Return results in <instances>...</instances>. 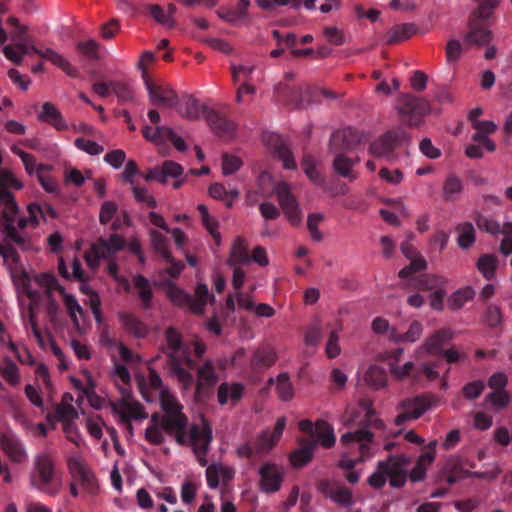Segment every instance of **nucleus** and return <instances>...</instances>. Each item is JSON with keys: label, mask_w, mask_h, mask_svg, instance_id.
I'll return each mask as SVG.
<instances>
[{"label": "nucleus", "mask_w": 512, "mask_h": 512, "mask_svg": "<svg viewBox=\"0 0 512 512\" xmlns=\"http://www.w3.org/2000/svg\"><path fill=\"white\" fill-rule=\"evenodd\" d=\"M335 154L332 166L334 171L340 176L353 181L357 178V173L353 167L360 161L359 157H348L343 152H332Z\"/></svg>", "instance_id": "nucleus-29"}, {"label": "nucleus", "mask_w": 512, "mask_h": 512, "mask_svg": "<svg viewBox=\"0 0 512 512\" xmlns=\"http://www.w3.org/2000/svg\"><path fill=\"white\" fill-rule=\"evenodd\" d=\"M364 379L368 386L376 390L385 387L387 383L385 370L376 365L369 367L365 373Z\"/></svg>", "instance_id": "nucleus-43"}, {"label": "nucleus", "mask_w": 512, "mask_h": 512, "mask_svg": "<svg viewBox=\"0 0 512 512\" xmlns=\"http://www.w3.org/2000/svg\"><path fill=\"white\" fill-rule=\"evenodd\" d=\"M63 301L71 321L73 322L74 326L78 328L80 325L78 315L83 316L84 314L82 307L78 303L77 299L71 294H64Z\"/></svg>", "instance_id": "nucleus-52"}, {"label": "nucleus", "mask_w": 512, "mask_h": 512, "mask_svg": "<svg viewBox=\"0 0 512 512\" xmlns=\"http://www.w3.org/2000/svg\"><path fill=\"white\" fill-rule=\"evenodd\" d=\"M452 338V333L448 329H440L426 338L423 347L430 355H439L443 351V347Z\"/></svg>", "instance_id": "nucleus-32"}, {"label": "nucleus", "mask_w": 512, "mask_h": 512, "mask_svg": "<svg viewBox=\"0 0 512 512\" xmlns=\"http://www.w3.org/2000/svg\"><path fill=\"white\" fill-rule=\"evenodd\" d=\"M478 3V8L471 14L482 20H488L493 10L499 6L501 0H475Z\"/></svg>", "instance_id": "nucleus-53"}, {"label": "nucleus", "mask_w": 512, "mask_h": 512, "mask_svg": "<svg viewBox=\"0 0 512 512\" xmlns=\"http://www.w3.org/2000/svg\"><path fill=\"white\" fill-rule=\"evenodd\" d=\"M4 379L11 385L15 386L20 382V375L17 365L12 360H6L5 366L1 370Z\"/></svg>", "instance_id": "nucleus-60"}, {"label": "nucleus", "mask_w": 512, "mask_h": 512, "mask_svg": "<svg viewBox=\"0 0 512 512\" xmlns=\"http://www.w3.org/2000/svg\"><path fill=\"white\" fill-rule=\"evenodd\" d=\"M239 194L237 188L226 189L222 183H214L209 187V195L214 199L224 201L228 208L233 206V202L239 197Z\"/></svg>", "instance_id": "nucleus-36"}, {"label": "nucleus", "mask_w": 512, "mask_h": 512, "mask_svg": "<svg viewBox=\"0 0 512 512\" xmlns=\"http://www.w3.org/2000/svg\"><path fill=\"white\" fill-rule=\"evenodd\" d=\"M462 189L463 185L460 178L454 174H451L445 180L443 186V198L446 201H453L456 199V196L462 192Z\"/></svg>", "instance_id": "nucleus-45"}, {"label": "nucleus", "mask_w": 512, "mask_h": 512, "mask_svg": "<svg viewBox=\"0 0 512 512\" xmlns=\"http://www.w3.org/2000/svg\"><path fill=\"white\" fill-rule=\"evenodd\" d=\"M366 135L352 127L334 132L330 138L329 148L331 152H345L356 148L366 141Z\"/></svg>", "instance_id": "nucleus-17"}, {"label": "nucleus", "mask_w": 512, "mask_h": 512, "mask_svg": "<svg viewBox=\"0 0 512 512\" xmlns=\"http://www.w3.org/2000/svg\"><path fill=\"white\" fill-rule=\"evenodd\" d=\"M416 32L413 24L405 23L392 27L386 34L387 44L400 43L410 38Z\"/></svg>", "instance_id": "nucleus-37"}, {"label": "nucleus", "mask_w": 512, "mask_h": 512, "mask_svg": "<svg viewBox=\"0 0 512 512\" xmlns=\"http://www.w3.org/2000/svg\"><path fill=\"white\" fill-rule=\"evenodd\" d=\"M58 418L64 423H72L78 418L76 409L71 404H59L56 407Z\"/></svg>", "instance_id": "nucleus-64"}, {"label": "nucleus", "mask_w": 512, "mask_h": 512, "mask_svg": "<svg viewBox=\"0 0 512 512\" xmlns=\"http://www.w3.org/2000/svg\"><path fill=\"white\" fill-rule=\"evenodd\" d=\"M408 377L414 382H420L423 377L429 381L435 380L439 377L437 365L435 363H422L419 366L413 364V369Z\"/></svg>", "instance_id": "nucleus-40"}, {"label": "nucleus", "mask_w": 512, "mask_h": 512, "mask_svg": "<svg viewBox=\"0 0 512 512\" xmlns=\"http://www.w3.org/2000/svg\"><path fill=\"white\" fill-rule=\"evenodd\" d=\"M260 487L266 493H273L280 489L283 482V472L273 463H264L259 470Z\"/></svg>", "instance_id": "nucleus-23"}, {"label": "nucleus", "mask_w": 512, "mask_h": 512, "mask_svg": "<svg viewBox=\"0 0 512 512\" xmlns=\"http://www.w3.org/2000/svg\"><path fill=\"white\" fill-rule=\"evenodd\" d=\"M397 110L406 125L419 127L424 122V117L430 113L431 105L426 98L402 94L398 100Z\"/></svg>", "instance_id": "nucleus-7"}, {"label": "nucleus", "mask_w": 512, "mask_h": 512, "mask_svg": "<svg viewBox=\"0 0 512 512\" xmlns=\"http://www.w3.org/2000/svg\"><path fill=\"white\" fill-rule=\"evenodd\" d=\"M99 44L93 40H87V41H80L77 44V49L80 53H82L84 56H86L89 59L97 60L99 59V52H98Z\"/></svg>", "instance_id": "nucleus-59"}, {"label": "nucleus", "mask_w": 512, "mask_h": 512, "mask_svg": "<svg viewBox=\"0 0 512 512\" xmlns=\"http://www.w3.org/2000/svg\"><path fill=\"white\" fill-rule=\"evenodd\" d=\"M286 426V418L280 417L274 426L273 431L265 430L256 439L255 448L250 444L244 443L237 448L239 457L251 458L269 452L280 440Z\"/></svg>", "instance_id": "nucleus-8"}, {"label": "nucleus", "mask_w": 512, "mask_h": 512, "mask_svg": "<svg viewBox=\"0 0 512 512\" xmlns=\"http://www.w3.org/2000/svg\"><path fill=\"white\" fill-rule=\"evenodd\" d=\"M212 439V428L206 420H203L202 424L194 423L190 426V441L188 445L192 447L196 459L202 467L207 466V454Z\"/></svg>", "instance_id": "nucleus-12"}, {"label": "nucleus", "mask_w": 512, "mask_h": 512, "mask_svg": "<svg viewBox=\"0 0 512 512\" xmlns=\"http://www.w3.org/2000/svg\"><path fill=\"white\" fill-rule=\"evenodd\" d=\"M119 319L126 331L136 338H144L147 336L149 328L132 313L121 312Z\"/></svg>", "instance_id": "nucleus-34"}, {"label": "nucleus", "mask_w": 512, "mask_h": 512, "mask_svg": "<svg viewBox=\"0 0 512 512\" xmlns=\"http://www.w3.org/2000/svg\"><path fill=\"white\" fill-rule=\"evenodd\" d=\"M0 447L14 463L22 464L28 459L22 440L11 431L0 432Z\"/></svg>", "instance_id": "nucleus-18"}, {"label": "nucleus", "mask_w": 512, "mask_h": 512, "mask_svg": "<svg viewBox=\"0 0 512 512\" xmlns=\"http://www.w3.org/2000/svg\"><path fill=\"white\" fill-rule=\"evenodd\" d=\"M277 354L272 347L264 346L258 348L252 355L250 367L255 373H261L274 365Z\"/></svg>", "instance_id": "nucleus-28"}, {"label": "nucleus", "mask_w": 512, "mask_h": 512, "mask_svg": "<svg viewBox=\"0 0 512 512\" xmlns=\"http://www.w3.org/2000/svg\"><path fill=\"white\" fill-rule=\"evenodd\" d=\"M427 262L422 256L411 259V263L399 271V277L402 279L410 278L413 274L425 270Z\"/></svg>", "instance_id": "nucleus-56"}, {"label": "nucleus", "mask_w": 512, "mask_h": 512, "mask_svg": "<svg viewBox=\"0 0 512 512\" xmlns=\"http://www.w3.org/2000/svg\"><path fill=\"white\" fill-rule=\"evenodd\" d=\"M150 15L160 24L172 27L174 26V19L158 4H151L148 6Z\"/></svg>", "instance_id": "nucleus-58"}, {"label": "nucleus", "mask_w": 512, "mask_h": 512, "mask_svg": "<svg viewBox=\"0 0 512 512\" xmlns=\"http://www.w3.org/2000/svg\"><path fill=\"white\" fill-rule=\"evenodd\" d=\"M496 267L497 258L492 254H485L478 259L477 269L487 280L494 278Z\"/></svg>", "instance_id": "nucleus-46"}, {"label": "nucleus", "mask_w": 512, "mask_h": 512, "mask_svg": "<svg viewBox=\"0 0 512 512\" xmlns=\"http://www.w3.org/2000/svg\"><path fill=\"white\" fill-rule=\"evenodd\" d=\"M474 295L475 292L470 286L458 289L455 292H453L448 298V307L451 310H458L461 307H463L468 301L473 299Z\"/></svg>", "instance_id": "nucleus-42"}, {"label": "nucleus", "mask_w": 512, "mask_h": 512, "mask_svg": "<svg viewBox=\"0 0 512 512\" xmlns=\"http://www.w3.org/2000/svg\"><path fill=\"white\" fill-rule=\"evenodd\" d=\"M251 262L248 247L244 238L238 236L232 245L230 257L228 259L229 266L245 265Z\"/></svg>", "instance_id": "nucleus-35"}, {"label": "nucleus", "mask_w": 512, "mask_h": 512, "mask_svg": "<svg viewBox=\"0 0 512 512\" xmlns=\"http://www.w3.org/2000/svg\"><path fill=\"white\" fill-rule=\"evenodd\" d=\"M198 380L195 387V397L204 400L210 396L211 388L217 383L218 376L211 360H206L197 371Z\"/></svg>", "instance_id": "nucleus-20"}, {"label": "nucleus", "mask_w": 512, "mask_h": 512, "mask_svg": "<svg viewBox=\"0 0 512 512\" xmlns=\"http://www.w3.org/2000/svg\"><path fill=\"white\" fill-rule=\"evenodd\" d=\"M150 236L154 250L165 260H172V255L168 249L167 237L156 230H152Z\"/></svg>", "instance_id": "nucleus-51"}, {"label": "nucleus", "mask_w": 512, "mask_h": 512, "mask_svg": "<svg viewBox=\"0 0 512 512\" xmlns=\"http://www.w3.org/2000/svg\"><path fill=\"white\" fill-rule=\"evenodd\" d=\"M436 399L431 395H418L403 399L398 405V415L394 419L397 426L420 418L434 403Z\"/></svg>", "instance_id": "nucleus-10"}, {"label": "nucleus", "mask_w": 512, "mask_h": 512, "mask_svg": "<svg viewBox=\"0 0 512 512\" xmlns=\"http://www.w3.org/2000/svg\"><path fill=\"white\" fill-rule=\"evenodd\" d=\"M178 114L190 121L200 119L202 116L206 118L209 107L200 103L194 96L185 94L177 100V105L174 106Z\"/></svg>", "instance_id": "nucleus-21"}, {"label": "nucleus", "mask_w": 512, "mask_h": 512, "mask_svg": "<svg viewBox=\"0 0 512 512\" xmlns=\"http://www.w3.org/2000/svg\"><path fill=\"white\" fill-rule=\"evenodd\" d=\"M161 408L163 410L162 429L174 437L177 444L187 446L190 441V428L188 418L182 412V405L174 396L162 395Z\"/></svg>", "instance_id": "nucleus-5"}, {"label": "nucleus", "mask_w": 512, "mask_h": 512, "mask_svg": "<svg viewBox=\"0 0 512 512\" xmlns=\"http://www.w3.org/2000/svg\"><path fill=\"white\" fill-rule=\"evenodd\" d=\"M448 280L439 275L423 274L417 279L416 287L426 291H436L446 288Z\"/></svg>", "instance_id": "nucleus-41"}, {"label": "nucleus", "mask_w": 512, "mask_h": 512, "mask_svg": "<svg viewBox=\"0 0 512 512\" xmlns=\"http://www.w3.org/2000/svg\"><path fill=\"white\" fill-rule=\"evenodd\" d=\"M244 390V385L239 382L221 383L217 389V399L219 404L225 405L230 401L234 406L241 400Z\"/></svg>", "instance_id": "nucleus-30"}, {"label": "nucleus", "mask_w": 512, "mask_h": 512, "mask_svg": "<svg viewBox=\"0 0 512 512\" xmlns=\"http://www.w3.org/2000/svg\"><path fill=\"white\" fill-rule=\"evenodd\" d=\"M484 388L485 384L482 380H475L464 385L462 393L467 400H474L482 394Z\"/></svg>", "instance_id": "nucleus-61"}, {"label": "nucleus", "mask_w": 512, "mask_h": 512, "mask_svg": "<svg viewBox=\"0 0 512 512\" xmlns=\"http://www.w3.org/2000/svg\"><path fill=\"white\" fill-rule=\"evenodd\" d=\"M168 296L170 300L179 307H188L194 314L204 313L208 299L214 300V296L209 294L208 286L203 283L197 284L195 295L192 296L182 289L172 286L169 288Z\"/></svg>", "instance_id": "nucleus-9"}, {"label": "nucleus", "mask_w": 512, "mask_h": 512, "mask_svg": "<svg viewBox=\"0 0 512 512\" xmlns=\"http://www.w3.org/2000/svg\"><path fill=\"white\" fill-rule=\"evenodd\" d=\"M459 233L458 245L462 249H468L475 242V229L470 222H465L457 227Z\"/></svg>", "instance_id": "nucleus-48"}, {"label": "nucleus", "mask_w": 512, "mask_h": 512, "mask_svg": "<svg viewBox=\"0 0 512 512\" xmlns=\"http://www.w3.org/2000/svg\"><path fill=\"white\" fill-rule=\"evenodd\" d=\"M38 118L40 121L50 124L59 131L68 129V125L62 117L61 112L57 109V107L54 104L50 102H45L43 104L42 111L39 114Z\"/></svg>", "instance_id": "nucleus-33"}, {"label": "nucleus", "mask_w": 512, "mask_h": 512, "mask_svg": "<svg viewBox=\"0 0 512 512\" xmlns=\"http://www.w3.org/2000/svg\"><path fill=\"white\" fill-rule=\"evenodd\" d=\"M249 6L250 0H238L236 8L225 12H219V16L229 23H235L247 16V9Z\"/></svg>", "instance_id": "nucleus-47"}, {"label": "nucleus", "mask_w": 512, "mask_h": 512, "mask_svg": "<svg viewBox=\"0 0 512 512\" xmlns=\"http://www.w3.org/2000/svg\"><path fill=\"white\" fill-rule=\"evenodd\" d=\"M74 145L82 151H85L86 153L90 155H99L101 154L104 149L102 146H100L95 141L84 139V138H77L74 142Z\"/></svg>", "instance_id": "nucleus-63"}, {"label": "nucleus", "mask_w": 512, "mask_h": 512, "mask_svg": "<svg viewBox=\"0 0 512 512\" xmlns=\"http://www.w3.org/2000/svg\"><path fill=\"white\" fill-rule=\"evenodd\" d=\"M485 20L470 16L468 31L464 35L465 44L468 46H485L492 40V32L484 23Z\"/></svg>", "instance_id": "nucleus-19"}, {"label": "nucleus", "mask_w": 512, "mask_h": 512, "mask_svg": "<svg viewBox=\"0 0 512 512\" xmlns=\"http://www.w3.org/2000/svg\"><path fill=\"white\" fill-rule=\"evenodd\" d=\"M32 50L34 51V54L50 61L52 64L63 70L68 76L72 78H77L79 76L78 70L66 58H64L55 50L48 48L43 51L37 47H32Z\"/></svg>", "instance_id": "nucleus-27"}, {"label": "nucleus", "mask_w": 512, "mask_h": 512, "mask_svg": "<svg viewBox=\"0 0 512 512\" xmlns=\"http://www.w3.org/2000/svg\"><path fill=\"white\" fill-rule=\"evenodd\" d=\"M301 166L307 177L313 183L319 186H322L324 184L325 180L323 176L319 173V171L316 169V163L312 156H304Z\"/></svg>", "instance_id": "nucleus-50"}, {"label": "nucleus", "mask_w": 512, "mask_h": 512, "mask_svg": "<svg viewBox=\"0 0 512 512\" xmlns=\"http://www.w3.org/2000/svg\"><path fill=\"white\" fill-rule=\"evenodd\" d=\"M486 400L489 401L498 410L504 409L509 401V394L505 390H496L489 393L486 396Z\"/></svg>", "instance_id": "nucleus-62"}, {"label": "nucleus", "mask_w": 512, "mask_h": 512, "mask_svg": "<svg viewBox=\"0 0 512 512\" xmlns=\"http://www.w3.org/2000/svg\"><path fill=\"white\" fill-rule=\"evenodd\" d=\"M330 499L341 506H351L353 504V494L351 490L343 485L336 484Z\"/></svg>", "instance_id": "nucleus-54"}, {"label": "nucleus", "mask_w": 512, "mask_h": 512, "mask_svg": "<svg viewBox=\"0 0 512 512\" xmlns=\"http://www.w3.org/2000/svg\"><path fill=\"white\" fill-rule=\"evenodd\" d=\"M143 81L151 104L165 108L177 105L178 96L169 85L154 83L147 72H144Z\"/></svg>", "instance_id": "nucleus-16"}, {"label": "nucleus", "mask_w": 512, "mask_h": 512, "mask_svg": "<svg viewBox=\"0 0 512 512\" xmlns=\"http://www.w3.org/2000/svg\"><path fill=\"white\" fill-rule=\"evenodd\" d=\"M29 484L32 489L51 497L60 493L63 482L52 455L40 452L33 457Z\"/></svg>", "instance_id": "nucleus-3"}, {"label": "nucleus", "mask_w": 512, "mask_h": 512, "mask_svg": "<svg viewBox=\"0 0 512 512\" xmlns=\"http://www.w3.org/2000/svg\"><path fill=\"white\" fill-rule=\"evenodd\" d=\"M403 353V348H396L383 353L381 356V359L387 362L392 376L397 380L407 378L408 374L411 373V370L413 369V362L410 361L406 362L403 366L398 365Z\"/></svg>", "instance_id": "nucleus-24"}, {"label": "nucleus", "mask_w": 512, "mask_h": 512, "mask_svg": "<svg viewBox=\"0 0 512 512\" xmlns=\"http://www.w3.org/2000/svg\"><path fill=\"white\" fill-rule=\"evenodd\" d=\"M301 447L290 454V462L294 468H301L309 463L317 446L314 439L301 440Z\"/></svg>", "instance_id": "nucleus-31"}, {"label": "nucleus", "mask_w": 512, "mask_h": 512, "mask_svg": "<svg viewBox=\"0 0 512 512\" xmlns=\"http://www.w3.org/2000/svg\"><path fill=\"white\" fill-rule=\"evenodd\" d=\"M67 467L73 480L78 482L83 490L92 495L98 491L97 479L88 464L81 457H70L67 460Z\"/></svg>", "instance_id": "nucleus-13"}, {"label": "nucleus", "mask_w": 512, "mask_h": 512, "mask_svg": "<svg viewBox=\"0 0 512 512\" xmlns=\"http://www.w3.org/2000/svg\"><path fill=\"white\" fill-rule=\"evenodd\" d=\"M133 284L138 291L139 298L142 301V307L144 309H150L153 298V291L151 289L148 279L143 275L138 274L134 276Z\"/></svg>", "instance_id": "nucleus-38"}, {"label": "nucleus", "mask_w": 512, "mask_h": 512, "mask_svg": "<svg viewBox=\"0 0 512 512\" xmlns=\"http://www.w3.org/2000/svg\"><path fill=\"white\" fill-rule=\"evenodd\" d=\"M243 165L241 158L238 156L224 153L222 155V173L229 176L237 172Z\"/></svg>", "instance_id": "nucleus-55"}, {"label": "nucleus", "mask_w": 512, "mask_h": 512, "mask_svg": "<svg viewBox=\"0 0 512 512\" xmlns=\"http://www.w3.org/2000/svg\"><path fill=\"white\" fill-rule=\"evenodd\" d=\"M80 291L90 297V307L97 322L101 321V300L98 294L93 291L87 283V278L81 282Z\"/></svg>", "instance_id": "nucleus-49"}, {"label": "nucleus", "mask_w": 512, "mask_h": 512, "mask_svg": "<svg viewBox=\"0 0 512 512\" xmlns=\"http://www.w3.org/2000/svg\"><path fill=\"white\" fill-rule=\"evenodd\" d=\"M315 435L325 448H331L336 442L333 427L324 420H318L315 423Z\"/></svg>", "instance_id": "nucleus-39"}, {"label": "nucleus", "mask_w": 512, "mask_h": 512, "mask_svg": "<svg viewBox=\"0 0 512 512\" xmlns=\"http://www.w3.org/2000/svg\"><path fill=\"white\" fill-rule=\"evenodd\" d=\"M276 392L282 401H290L294 397V386L288 373H280L277 376Z\"/></svg>", "instance_id": "nucleus-44"}, {"label": "nucleus", "mask_w": 512, "mask_h": 512, "mask_svg": "<svg viewBox=\"0 0 512 512\" xmlns=\"http://www.w3.org/2000/svg\"><path fill=\"white\" fill-rule=\"evenodd\" d=\"M274 192L289 223L293 226H298L302 221V214L298 201L292 194L289 185L285 182H280L276 184Z\"/></svg>", "instance_id": "nucleus-15"}, {"label": "nucleus", "mask_w": 512, "mask_h": 512, "mask_svg": "<svg viewBox=\"0 0 512 512\" xmlns=\"http://www.w3.org/2000/svg\"><path fill=\"white\" fill-rule=\"evenodd\" d=\"M354 424L361 426V428L347 432L340 438V443L348 449L341 456L338 463V466L343 470L354 469L358 463L371 456L373 434L367 428L380 429L383 427L382 420L376 417L372 403L368 399L360 400L358 409L353 410L349 417L344 420L346 426Z\"/></svg>", "instance_id": "nucleus-1"}, {"label": "nucleus", "mask_w": 512, "mask_h": 512, "mask_svg": "<svg viewBox=\"0 0 512 512\" xmlns=\"http://www.w3.org/2000/svg\"><path fill=\"white\" fill-rule=\"evenodd\" d=\"M410 458L400 454L389 456L386 461H380L377 470L368 478V483L375 489L382 488L389 477L390 485L394 488L404 486L407 479L406 468L410 464Z\"/></svg>", "instance_id": "nucleus-6"}, {"label": "nucleus", "mask_w": 512, "mask_h": 512, "mask_svg": "<svg viewBox=\"0 0 512 512\" xmlns=\"http://www.w3.org/2000/svg\"><path fill=\"white\" fill-rule=\"evenodd\" d=\"M110 86L112 92L118 97L121 102L131 101L134 97V92L131 87L121 81H111Z\"/></svg>", "instance_id": "nucleus-57"}, {"label": "nucleus", "mask_w": 512, "mask_h": 512, "mask_svg": "<svg viewBox=\"0 0 512 512\" xmlns=\"http://www.w3.org/2000/svg\"><path fill=\"white\" fill-rule=\"evenodd\" d=\"M113 410L120 416L121 422L126 424L130 431L132 430V419L141 420L148 417L142 404L125 398L114 404Z\"/></svg>", "instance_id": "nucleus-22"}, {"label": "nucleus", "mask_w": 512, "mask_h": 512, "mask_svg": "<svg viewBox=\"0 0 512 512\" xmlns=\"http://www.w3.org/2000/svg\"><path fill=\"white\" fill-rule=\"evenodd\" d=\"M206 120L211 130L220 137H231L235 131L234 122L214 109H209Z\"/></svg>", "instance_id": "nucleus-25"}, {"label": "nucleus", "mask_w": 512, "mask_h": 512, "mask_svg": "<svg viewBox=\"0 0 512 512\" xmlns=\"http://www.w3.org/2000/svg\"><path fill=\"white\" fill-rule=\"evenodd\" d=\"M167 355V366L174 377L178 379L185 388H189L194 383V377L189 371L195 367V361L190 357L189 352L183 349L182 336L174 328L169 327L165 332Z\"/></svg>", "instance_id": "nucleus-2"}, {"label": "nucleus", "mask_w": 512, "mask_h": 512, "mask_svg": "<svg viewBox=\"0 0 512 512\" xmlns=\"http://www.w3.org/2000/svg\"><path fill=\"white\" fill-rule=\"evenodd\" d=\"M409 140V135L402 128L389 130L379 139L373 141L370 145V153L375 157H387L395 150Z\"/></svg>", "instance_id": "nucleus-14"}, {"label": "nucleus", "mask_w": 512, "mask_h": 512, "mask_svg": "<svg viewBox=\"0 0 512 512\" xmlns=\"http://www.w3.org/2000/svg\"><path fill=\"white\" fill-rule=\"evenodd\" d=\"M274 97L277 102L291 107L301 105V88L290 86L285 83H278L274 88Z\"/></svg>", "instance_id": "nucleus-26"}, {"label": "nucleus", "mask_w": 512, "mask_h": 512, "mask_svg": "<svg viewBox=\"0 0 512 512\" xmlns=\"http://www.w3.org/2000/svg\"><path fill=\"white\" fill-rule=\"evenodd\" d=\"M125 246L124 239L118 234H112L108 239L99 238L85 253V260L90 268H96L100 259L110 258Z\"/></svg>", "instance_id": "nucleus-11"}, {"label": "nucleus", "mask_w": 512, "mask_h": 512, "mask_svg": "<svg viewBox=\"0 0 512 512\" xmlns=\"http://www.w3.org/2000/svg\"><path fill=\"white\" fill-rule=\"evenodd\" d=\"M27 212V217L21 216L20 209L18 207L15 216H13V222L11 224L16 235L15 239H12L8 235L5 224L2 221H0L1 232L5 234L10 241L16 243L18 247L24 251L32 248L31 237L25 231V228L28 225H31L32 227H37L40 223V220H45L46 216H49L50 218L57 217L56 210L49 204H45L44 206H42L37 203H31L27 206Z\"/></svg>", "instance_id": "nucleus-4"}]
</instances>
